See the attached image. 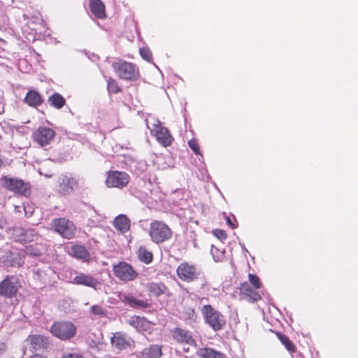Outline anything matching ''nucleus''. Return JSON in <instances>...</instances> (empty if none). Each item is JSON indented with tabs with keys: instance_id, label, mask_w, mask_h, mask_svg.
<instances>
[{
	"instance_id": "79ce46f5",
	"label": "nucleus",
	"mask_w": 358,
	"mask_h": 358,
	"mask_svg": "<svg viewBox=\"0 0 358 358\" xmlns=\"http://www.w3.org/2000/svg\"><path fill=\"white\" fill-rule=\"evenodd\" d=\"M34 255H36V256H38V255H40V252H34Z\"/></svg>"
},
{
	"instance_id": "f3484780",
	"label": "nucleus",
	"mask_w": 358,
	"mask_h": 358,
	"mask_svg": "<svg viewBox=\"0 0 358 358\" xmlns=\"http://www.w3.org/2000/svg\"><path fill=\"white\" fill-rule=\"evenodd\" d=\"M110 341L112 345L120 350L131 347L133 342L125 334L120 331L113 334Z\"/></svg>"
},
{
	"instance_id": "6e6552de",
	"label": "nucleus",
	"mask_w": 358,
	"mask_h": 358,
	"mask_svg": "<svg viewBox=\"0 0 358 358\" xmlns=\"http://www.w3.org/2000/svg\"><path fill=\"white\" fill-rule=\"evenodd\" d=\"M55 136L56 132L53 129L41 126L32 132L31 138L40 147L45 148L54 141Z\"/></svg>"
},
{
	"instance_id": "473e14b6",
	"label": "nucleus",
	"mask_w": 358,
	"mask_h": 358,
	"mask_svg": "<svg viewBox=\"0 0 358 358\" xmlns=\"http://www.w3.org/2000/svg\"><path fill=\"white\" fill-rule=\"evenodd\" d=\"M152 358H159L162 355V349L158 345H152L145 350Z\"/></svg>"
},
{
	"instance_id": "f03ea898",
	"label": "nucleus",
	"mask_w": 358,
	"mask_h": 358,
	"mask_svg": "<svg viewBox=\"0 0 358 358\" xmlns=\"http://www.w3.org/2000/svg\"><path fill=\"white\" fill-rule=\"evenodd\" d=\"M112 68L120 79L136 81L140 76L138 68L131 62L118 59L112 63Z\"/></svg>"
},
{
	"instance_id": "39448f33",
	"label": "nucleus",
	"mask_w": 358,
	"mask_h": 358,
	"mask_svg": "<svg viewBox=\"0 0 358 358\" xmlns=\"http://www.w3.org/2000/svg\"><path fill=\"white\" fill-rule=\"evenodd\" d=\"M3 186L6 189L13 192L15 194L29 196L31 193V185L22 179L3 176L1 178Z\"/></svg>"
},
{
	"instance_id": "9d476101",
	"label": "nucleus",
	"mask_w": 358,
	"mask_h": 358,
	"mask_svg": "<svg viewBox=\"0 0 358 358\" xmlns=\"http://www.w3.org/2000/svg\"><path fill=\"white\" fill-rule=\"evenodd\" d=\"M113 271L117 278L125 282L133 281L138 276V273L134 269L131 265L123 261L113 264Z\"/></svg>"
},
{
	"instance_id": "bb28decb",
	"label": "nucleus",
	"mask_w": 358,
	"mask_h": 358,
	"mask_svg": "<svg viewBox=\"0 0 358 358\" xmlns=\"http://www.w3.org/2000/svg\"><path fill=\"white\" fill-rule=\"evenodd\" d=\"M147 289L150 294L157 297L164 294L166 292L167 287L162 282H151L148 284Z\"/></svg>"
},
{
	"instance_id": "0eeeda50",
	"label": "nucleus",
	"mask_w": 358,
	"mask_h": 358,
	"mask_svg": "<svg viewBox=\"0 0 358 358\" xmlns=\"http://www.w3.org/2000/svg\"><path fill=\"white\" fill-rule=\"evenodd\" d=\"M50 331L59 339L66 341L75 336L76 327L70 321H57L52 324Z\"/></svg>"
},
{
	"instance_id": "72a5a7b5",
	"label": "nucleus",
	"mask_w": 358,
	"mask_h": 358,
	"mask_svg": "<svg viewBox=\"0 0 358 358\" xmlns=\"http://www.w3.org/2000/svg\"><path fill=\"white\" fill-rule=\"evenodd\" d=\"M90 313L99 317H103L107 315V311L99 305H93L90 308Z\"/></svg>"
},
{
	"instance_id": "4be33fe9",
	"label": "nucleus",
	"mask_w": 358,
	"mask_h": 358,
	"mask_svg": "<svg viewBox=\"0 0 358 358\" xmlns=\"http://www.w3.org/2000/svg\"><path fill=\"white\" fill-rule=\"evenodd\" d=\"M24 102L31 107L37 108L42 105L43 99L39 92L34 90H30L27 93L24 99Z\"/></svg>"
},
{
	"instance_id": "6ab92c4d",
	"label": "nucleus",
	"mask_w": 358,
	"mask_h": 358,
	"mask_svg": "<svg viewBox=\"0 0 358 358\" xmlns=\"http://www.w3.org/2000/svg\"><path fill=\"white\" fill-rule=\"evenodd\" d=\"M113 226L119 234H124L131 228V220L124 214L117 215L113 221Z\"/></svg>"
},
{
	"instance_id": "e433bc0d",
	"label": "nucleus",
	"mask_w": 358,
	"mask_h": 358,
	"mask_svg": "<svg viewBox=\"0 0 358 358\" xmlns=\"http://www.w3.org/2000/svg\"><path fill=\"white\" fill-rule=\"evenodd\" d=\"M213 235L221 241H224L227 238V235L225 231L222 229H216L213 231Z\"/></svg>"
},
{
	"instance_id": "a878e982",
	"label": "nucleus",
	"mask_w": 358,
	"mask_h": 358,
	"mask_svg": "<svg viewBox=\"0 0 358 358\" xmlns=\"http://www.w3.org/2000/svg\"><path fill=\"white\" fill-rule=\"evenodd\" d=\"M74 180L68 176H63L59 179V192L62 194L66 195L73 189Z\"/></svg>"
},
{
	"instance_id": "423d86ee",
	"label": "nucleus",
	"mask_w": 358,
	"mask_h": 358,
	"mask_svg": "<svg viewBox=\"0 0 358 358\" xmlns=\"http://www.w3.org/2000/svg\"><path fill=\"white\" fill-rule=\"evenodd\" d=\"M51 229L66 239L75 237L77 228L76 224L65 217L55 218L51 222Z\"/></svg>"
},
{
	"instance_id": "f257e3e1",
	"label": "nucleus",
	"mask_w": 358,
	"mask_h": 358,
	"mask_svg": "<svg viewBox=\"0 0 358 358\" xmlns=\"http://www.w3.org/2000/svg\"><path fill=\"white\" fill-rule=\"evenodd\" d=\"M145 122L150 134L156 138L161 145L164 147L171 145L174 138L167 127L163 126L159 120L154 117L150 118V120L146 119Z\"/></svg>"
},
{
	"instance_id": "7c9ffc66",
	"label": "nucleus",
	"mask_w": 358,
	"mask_h": 358,
	"mask_svg": "<svg viewBox=\"0 0 358 358\" xmlns=\"http://www.w3.org/2000/svg\"><path fill=\"white\" fill-rule=\"evenodd\" d=\"M107 90L109 94H117L122 91L117 81L113 78H109L107 80Z\"/></svg>"
},
{
	"instance_id": "9b49d317",
	"label": "nucleus",
	"mask_w": 358,
	"mask_h": 358,
	"mask_svg": "<svg viewBox=\"0 0 358 358\" xmlns=\"http://www.w3.org/2000/svg\"><path fill=\"white\" fill-rule=\"evenodd\" d=\"M176 274L182 281L190 282L199 278L200 271L195 264L184 262L177 267Z\"/></svg>"
},
{
	"instance_id": "20e7f679",
	"label": "nucleus",
	"mask_w": 358,
	"mask_h": 358,
	"mask_svg": "<svg viewBox=\"0 0 358 358\" xmlns=\"http://www.w3.org/2000/svg\"><path fill=\"white\" fill-rule=\"evenodd\" d=\"M201 313L205 322L214 331H220L224 327L226 320L224 315L211 305H204L201 308Z\"/></svg>"
},
{
	"instance_id": "dca6fc26",
	"label": "nucleus",
	"mask_w": 358,
	"mask_h": 358,
	"mask_svg": "<svg viewBox=\"0 0 358 358\" xmlns=\"http://www.w3.org/2000/svg\"><path fill=\"white\" fill-rule=\"evenodd\" d=\"M73 283L78 285H84L97 290L100 285L99 281L93 276L83 273H79L73 278Z\"/></svg>"
},
{
	"instance_id": "f8f14e48",
	"label": "nucleus",
	"mask_w": 358,
	"mask_h": 358,
	"mask_svg": "<svg viewBox=\"0 0 358 358\" xmlns=\"http://www.w3.org/2000/svg\"><path fill=\"white\" fill-rule=\"evenodd\" d=\"M171 336L173 341L180 345L195 346L196 341L192 333L182 327H175L171 330Z\"/></svg>"
},
{
	"instance_id": "4468645a",
	"label": "nucleus",
	"mask_w": 358,
	"mask_h": 358,
	"mask_svg": "<svg viewBox=\"0 0 358 358\" xmlns=\"http://www.w3.org/2000/svg\"><path fill=\"white\" fill-rule=\"evenodd\" d=\"M17 280L14 276H7L0 282V296L6 298L15 296L17 292Z\"/></svg>"
},
{
	"instance_id": "c85d7f7f",
	"label": "nucleus",
	"mask_w": 358,
	"mask_h": 358,
	"mask_svg": "<svg viewBox=\"0 0 358 358\" xmlns=\"http://www.w3.org/2000/svg\"><path fill=\"white\" fill-rule=\"evenodd\" d=\"M276 336L278 339L280 341L282 344L285 347V348L290 352L294 353L296 352V347L294 344V343L286 335L280 333L276 332Z\"/></svg>"
},
{
	"instance_id": "7ed1b4c3",
	"label": "nucleus",
	"mask_w": 358,
	"mask_h": 358,
	"mask_svg": "<svg viewBox=\"0 0 358 358\" xmlns=\"http://www.w3.org/2000/svg\"><path fill=\"white\" fill-rule=\"evenodd\" d=\"M172 230L164 222L153 220L150 222L149 235L151 240L157 244L169 241L172 237Z\"/></svg>"
},
{
	"instance_id": "393cba45",
	"label": "nucleus",
	"mask_w": 358,
	"mask_h": 358,
	"mask_svg": "<svg viewBox=\"0 0 358 358\" xmlns=\"http://www.w3.org/2000/svg\"><path fill=\"white\" fill-rule=\"evenodd\" d=\"M122 301L124 303L129 305L131 308H146L150 307V304L143 300L138 299L131 295H123Z\"/></svg>"
},
{
	"instance_id": "37998d69",
	"label": "nucleus",
	"mask_w": 358,
	"mask_h": 358,
	"mask_svg": "<svg viewBox=\"0 0 358 358\" xmlns=\"http://www.w3.org/2000/svg\"><path fill=\"white\" fill-rule=\"evenodd\" d=\"M2 164H3L2 159H0V167L1 166Z\"/></svg>"
},
{
	"instance_id": "5701e85b",
	"label": "nucleus",
	"mask_w": 358,
	"mask_h": 358,
	"mask_svg": "<svg viewBox=\"0 0 358 358\" xmlns=\"http://www.w3.org/2000/svg\"><path fill=\"white\" fill-rule=\"evenodd\" d=\"M90 8L96 18L104 19L106 17L105 5L101 0H90Z\"/></svg>"
},
{
	"instance_id": "58836bf2",
	"label": "nucleus",
	"mask_w": 358,
	"mask_h": 358,
	"mask_svg": "<svg viewBox=\"0 0 358 358\" xmlns=\"http://www.w3.org/2000/svg\"><path fill=\"white\" fill-rule=\"evenodd\" d=\"M226 222H227V224L231 229H236L238 227V222L234 217V220H232L229 217H227Z\"/></svg>"
},
{
	"instance_id": "a211bd4d",
	"label": "nucleus",
	"mask_w": 358,
	"mask_h": 358,
	"mask_svg": "<svg viewBox=\"0 0 358 358\" xmlns=\"http://www.w3.org/2000/svg\"><path fill=\"white\" fill-rule=\"evenodd\" d=\"M129 324L139 332H145L152 329V324L144 317L134 315L129 320Z\"/></svg>"
},
{
	"instance_id": "c756f323",
	"label": "nucleus",
	"mask_w": 358,
	"mask_h": 358,
	"mask_svg": "<svg viewBox=\"0 0 358 358\" xmlns=\"http://www.w3.org/2000/svg\"><path fill=\"white\" fill-rule=\"evenodd\" d=\"M137 255L139 260L145 264H150L153 259V255L152 252L149 251L145 247H140Z\"/></svg>"
},
{
	"instance_id": "ea45409f",
	"label": "nucleus",
	"mask_w": 358,
	"mask_h": 358,
	"mask_svg": "<svg viewBox=\"0 0 358 358\" xmlns=\"http://www.w3.org/2000/svg\"><path fill=\"white\" fill-rule=\"evenodd\" d=\"M30 358H48L46 355L42 353H33L32 355L30 356Z\"/></svg>"
},
{
	"instance_id": "b1692460",
	"label": "nucleus",
	"mask_w": 358,
	"mask_h": 358,
	"mask_svg": "<svg viewBox=\"0 0 358 358\" xmlns=\"http://www.w3.org/2000/svg\"><path fill=\"white\" fill-rule=\"evenodd\" d=\"M199 358H226V355L213 348H201L196 351Z\"/></svg>"
},
{
	"instance_id": "a19ab883",
	"label": "nucleus",
	"mask_w": 358,
	"mask_h": 358,
	"mask_svg": "<svg viewBox=\"0 0 358 358\" xmlns=\"http://www.w3.org/2000/svg\"><path fill=\"white\" fill-rule=\"evenodd\" d=\"M6 349V345L3 342H0V354L4 352Z\"/></svg>"
},
{
	"instance_id": "c9c22d12",
	"label": "nucleus",
	"mask_w": 358,
	"mask_h": 358,
	"mask_svg": "<svg viewBox=\"0 0 358 358\" xmlns=\"http://www.w3.org/2000/svg\"><path fill=\"white\" fill-rule=\"evenodd\" d=\"M140 54L141 57L146 61L150 62L152 59V52L145 48H142L140 50Z\"/></svg>"
},
{
	"instance_id": "f704fd0d",
	"label": "nucleus",
	"mask_w": 358,
	"mask_h": 358,
	"mask_svg": "<svg viewBox=\"0 0 358 358\" xmlns=\"http://www.w3.org/2000/svg\"><path fill=\"white\" fill-rule=\"evenodd\" d=\"M188 145L196 155H201L200 147L196 139H190L188 141Z\"/></svg>"
},
{
	"instance_id": "4c0bfd02",
	"label": "nucleus",
	"mask_w": 358,
	"mask_h": 358,
	"mask_svg": "<svg viewBox=\"0 0 358 358\" xmlns=\"http://www.w3.org/2000/svg\"><path fill=\"white\" fill-rule=\"evenodd\" d=\"M60 358H85L79 352H67L64 353Z\"/></svg>"
},
{
	"instance_id": "2eb2a0df",
	"label": "nucleus",
	"mask_w": 358,
	"mask_h": 358,
	"mask_svg": "<svg viewBox=\"0 0 358 358\" xmlns=\"http://www.w3.org/2000/svg\"><path fill=\"white\" fill-rule=\"evenodd\" d=\"M240 295L249 302H257L262 298L263 292L258 289H254L250 283L242 282L239 287Z\"/></svg>"
},
{
	"instance_id": "412c9836",
	"label": "nucleus",
	"mask_w": 358,
	"mask_h": 358,
	"mask_svg": "<svg viewBox=\"0 0 358 358\" xmlns=\"http://www.w3.org/2000/svg\"><path fill=\"white\" fill-rule=\"evenodd\" d=\"M13 236L17 241L24 243L34 241L35 237H37V235L34 234L33 230H25L22 228L14 229Z\"/></svg>"
},
{
	"instance_id": "1a4fd4ad",
	"label": "nucleus",
	"mask_w": 358,
	"mask_h": 358,
	"mask_svg": "<svg viewBox=\"0 0 358 358\" xmlns=\"http://www.w3.org/2000/svg\"><path fill=\"white\" fill-rule=\"evenodd\" d=\"M131 178L124 171H108L106 173L105 184L108 188H117L122 189L127 186Z\"/></svg>"
},
{
	"instance_id": "cd10ccee",
	"label": "nucleus",
	"mask_w": 358,
	"mask_h": 358,
	"mask_svg": "<svg viewBox=\"0 0 358 358\" xmlns=\"http://www.w3.org/2000/svg\"><path fill=\"white\" fill-rule=\"evenodd\" d=\"M48 101L52 107L57 109H61L66 104V99L64 97L57 92H55L49 96Z\"/></svg>"
},
{
	"instance_id": "ddd939ff",
	"label": "nucleus",
	"mask_w": 358,
	"mask_h": 358,
	"mask_svg": "<svg viewBox=\"0 0 358 358\" xmlns=\"http://www.w3.org/2000/svg\"><path fill=\"white\" fill-rule=\"evenodd\" d=\"M29 350L33 353L46 351L49 346V341L43 335L31 334L26 338Z\"/></svg>"
},
{
	"instance_id": "aec40b11",
	"label": "nucleus",
	"mask_w": 358,
	"mask_h": 358,
	"mask_svg": "<svg viewBox=\"0 0 358 358\" xmlns=\"http://www.w3.org/2000/svg\"><path fill=\"white\" fill-rule=\"evenodd\" d=\"M69 254L78 259H80L84 262H90L91 259L90 254L84 245L75 244L73 245Z\"/></svg>"
},
{
	"instance_id": "2f4dec72",
	"label": "nucleus",
	"mask_w": 358,
	"mask_h": 358,
	"mask_svg": "<svg viewBox=\"0 0 358 358\" xmlns=\"http://www.w3.org/2000/svg\"><path fill=\"white\" fill-rule=\"evenodd\" d=\"M246 283H250L251 286L253 287V288L258 289L259 290H262V288L263 287V284L259 278V276L254 273H249L248 274V281L245 282Z\"/></svg>"
}]
</instances>
